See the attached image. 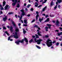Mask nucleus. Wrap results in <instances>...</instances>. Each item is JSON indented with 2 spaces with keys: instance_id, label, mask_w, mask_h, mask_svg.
Returning <instances> with one entry per match:
<instances>
[{
  "instance_id": "f257e3e1",
  "label": "nucleus",
  "mask_w": 62,
  "mask_h": 62,
  "mask_svg": "<svg viewBox=\"0 0 62 62\" xmlns=\"http://www.w3.org/2000/svg\"><path fill=\"white\" fill-rule=\"evenodd\" d=\"M15 35H14L13 36L16 39H18V35H17V33L19 32V29L18 28H16L15 30Z\"/></svg>"
},
{
  "instance_id": "f03ea898",
  "label": "nucleus",
  "mask_w": 62,
  "mask_h": 62,
  "mask_svg": "<svg viewBox=\"0 0 62 62\" xmlns=\"http://www.w3.org/2000/svg\"><path fill=\"white\" fill-rule=\"evenodd\" d=\"M51 41V40L50 39H47V40L46 41V44L47 45L48 47H50L52 45V42Z\"/></svg>"
},
{
  "instance_id": "7ed1b4c3",
  "label": "nucleus",
  "mask_w": 62,
  "mask_h": 62,
  "mask_svg": "<svg viewBox=\"0 0 62 62\" xmlns=\"http://www.w3.org/2000/svg\"><path fill=\"white\" fill-rule=\"evenodd\" d=\"M34 40L38 44H40V42H41L42 40L40 39H38L37 40V39H36V38H35Z\"/></svg>"
},
{
  "instance_id": "20e7f679",
  "label": "nucleus",
  "mask_w": 62,
  "mask_h": 62,
  "mask_svg": "<svg viewBox=\"0 0 62 62\" xmlns=\"http://www.w3.org/2000/svg\"><path fill=\"white\" fill-rule=\"evenodd\" d=\"M23 41H24V39H23L22 41L19 40L18 41L16 42L15 43H16L17 45H19V42L23 43Z\"/></svg>"
},
{
  "instance_id": "39448f33",
  "label": "nucleus",
  "mask_w": 62,
  "mask_h": 62,
  "mask_svg": "<svg viewBox=\"0 0 62 62\" xmlns=\"http://www.w3.org/2000/svg\"><path fill=\"white\" fill-rule=\"evenodd\" d=\"M12 1L13 2H14L15 1V2H14L12 4V6H15L16 3L17 2V0H12Z\"/></svg>"
},
{
  "instance_id": "423d86ee",
  "label": "nucleus",
  "mask_w": 62,
  "mask_h": 62,
  "mask_svg": "<svg viewBox=\"0 0 62 62\" xmlns=\"http://www.w3.org/2000/svg\"><path fill=\"white\" fill-rule=\"evenodd\" d=\"M4 17L3 18V20L4 22H5L6 21L7 19V16H5V15H4Z\"/></svg>"
},
{
  "instance_id": "0eeeda50",
  "label": "nucleus",
  "mask_w": 62,
  "mask_h": 62,
  "mask_svg": "<svg viewBox=\"0 0 62 62\" xmlns=\"http://www.w3.org/2000/svg\"><path fill=\"white\" fill-rule=\"evenodd\" d=\"M20 11L22 12V16H24L25 15V13H24V10L22 9V10H20Z\"/></svg>"
},
{
  "instance_id": "6e6552de",
  "label": "nucleus",
  "mask_w": 62,
  "mask_h": 62,
  "mask_svg": "<svg viewBox=\"0 0 62 62\" xmlns=\"http://www.w3.org/2000/svg\"><path fill=\"white\" fill-rule=\"evenodd\" d=\"M13 37V36H12V35H11V36H10V37H9L8 39V40H10V41H12V40H13V39H11V38H12Z\"/></svg>"
},
{
  "instance_id": "1a4fd4ad",
  "label": "nucleus",
  "mask_w": 62,
  "mask_h": 62,
  "mask_svg": "<svg viewBox=\"0 0 62 62\" xmlns=\"http://www.w3.org/2000/svg\"><path fill=\"white\" fill-rule=\"evenodd\" d=\"M36 13L37 14V15L36 16V20H38V16H39V15H38V14H39V12H38V11H37V12H36Z\"/></svg>"
},
{
  "instance_id": "9d476101",
  "label": "nucleus",
  "mask_w": 62,
  "mask_h": 62,
  "mask_svg": "<svg viewBox=\"0 0 62 62\" xmlns=\"http://www.w3.org/2000/svg\"><path fill=\"white\" fill-rule=\"evenodd\" d=\"M39 20L40 22V23H41L42 21L43 20V18H39Z\"/></svg>"
},
{
  "instance_id": "9b49d317",
  "label": "nucleus",
  "mask_w": 62,
  "mask_h": 62,
  "mask_svg": "<svg viewBox=\"0 0 62 62\" xmlns=\"http://www.w3.org/2000/svg\"><path fill=\"white\" fill-rule=\"evenodd\" d=\"M46 8H47V7L46 6L45 7H44L43 8L42 11L43 12H44V11L45 10H46Z\"/></svg>"
},
{
  "instance_id": "f8f14e48",
  "label": "nucleus",
  "mask_w": 62,
  "mask_h": 62,
  "mask_svg": "<svg viewBox=\"0 0 62 62\" xmlns=\"http://www.w3.org/2000/svg\"><path fill=\"white\" fill-rule=\"evenodd\" d=\"M41 32H38L37 33V34L39 36H42V35H41Z\"/></svg>"
},
{
  "instance_id": "ddd939ff",
  "label": "nucleus",
  "mask_w": 62,
  "mask_h": 62,
  "mask_svg": "<svg viewBox=\"0 0 62 62\" xmlns=\"http://www.w3.org/2000/svg\"><path fill=\"white\" fill-rule=\"evenodd\" d=\"M24 39L25 40V41H26V42H27V44H28V43H27V42H28V40H27V39H26V38H24Z\"/></svg>"
},
{
  "instance_id": "4468645a",
  "label": "nucleus",
  "mask_w": 62,
  "mask_h": 62,
  "mask_svg": "<svg viewBox=\"0 0 62 62\" xmlns=\"http://www.w3.org/2000/svg\"><path fill=\"white\" fill-rule=\"evenodd\" d=\"M49 18H47V19L45 21L44 23H46V22H49Z\"/></svg>"
},
{
  "instance_id": "2eb2a0df",
  "label": "nucleus",
  "mask_w": 62,
  "mask_h": 62,
  "mask_svg": "<svg viewBox=\"0 0 62 62\" xmlns=\"http://www.w3.org/2000/svg\"><path fill=\"white\" fill-rule=\"evenodd\" d=\"M59 23V21H58V20H56V25H58V24Z\"/></svg>"
},
{
  "instance_id": "dca6fc26",
  "label": "nucleus",
  "mask_w": 62,
  "mask_h": 62,
  "mask_svg": "<svg viewBox=\"0 0 62 62\" xmlns=\"http://www.w3.org/2000/svg\"><path fill=\"white\" fill-rule=\"evenodd\" d=\"M8 6H9L8 5H7L5 7V10H6L8 9Z\"/></svg>"
},
{
  "instance_id": "f3484780",
  "label": "nucleus",
  "mask_w": 62,
  "mask_h": 62,
  "mask_svg": "<svg viewBox=\"0 0 62 62\" xmlns=\"http://www.w3.org/2000/svg\"><path fill=\"white\" fill-rule=\"evenodd\" d=\"M10 31L11 32H12L13 30V28L12 27L10 26Z\"/></svg>"
},
{
  "instance_id": "a211bd4d",
  "label": "nucleus",
  "mask_w": 62,
  "mask_h": 62,
  "mask_svg": "<svg viewBox=\"0 0 62 62\" xmlns=\"http://www.w3.org/2000/svg\"><path fill=\"white\" fill-rule=\"evenodd\" d=\"M35 7H37L38 6V3L37 2H36L35 3Z\"/></svg>"
},
{
  "instance_id": "6ab92c4d",
  "label": "nucleus",
  "mask_w": 62,
  "mask_h": 62,
  "mask_svg": "<svg viewBox=\"0 0 62 62\" xmlns=\"http://www.w3.org/2000/svg\"><path fill=\"white\" fill-rule=\"evenodd\" d=\"M24 22L25 24H26L27 23V20L26 19L24 20Z\"/></svg>"
},
{
  "instance_id": "aec40b11",
  "label": "nucleus",
  "mask_w": 62,
  "mask_h": 62,
  "mask_svg": "<svg viewBox=\"0 0 62 62\" xmlns=\"http://www.w3.org/2000/svg\"><path fill=\"white\" fill-rule=\"evenodd\" d=\"M50 5L51 6H52L53 5H54V3H53V1H52L50 3Z\"/></svg>"
},
{
  "instance_id": "412c9836",
  "label": "nucleus",
  "mask_w": 62,
  "mask_h": 62,
  "mask_svg": "<svg viewBox=\"0 0 62 62\" xmlns=\"http://www.w3.org/2000/svg\"><path fill=\"white\" fill-rule=\"evenodd\" d=\"M5 32L6 34H7V35L8 36H9V34L8 33V31H5Z\"/></svg>"
},
{
  "instance_id": "4be33fe9",
  "label": "nucleus",
  "mask_w": 62,
  "mask_h": 62,
  "mask_svg": "<svg viewBox=\"0 0 62 62\" xmlns=\"http://www.w3.org/2000/svg\"><path fill=\"white\" fill-rule=\"evenodd\" d=\"M57 2L59 3H61L62 2V0H57Z\"/></svg>"
},
{
  "instance_id": "5701e85b",
  "label": "nucleus",
  "mask_w": 62,
  "mask_h": 62,
  "mask_svg": "<svg viewBox=\"0 0 62 62\" xmlns=\"http://www.w3.org/2000/svg\"><path fill=\"white\" fill-rule=\"evenodd\" d=\"M23 32L24 34H25V33H26V32L25 31L24 29H23Z\"/></svg>"
},
{
  "instance_id": "b1692460",
  "label": "nucleus",
  "mask_w": 62,
  "mask_h": 62,
  "mask_svg": "<svg viewBox=\"0 0 62 62\" xmlns=\"http://www.w3.org/2000/svg\"><path fill=\"white\" fill-rule=\"evenodd\" d=\"M35 36H36V38H37V39H39V35L37 34H36Z\"/></svg>"
},
{
  "instance_id": "393cba45",
  "label": "nucleus",
  "mask_w": 62,
  "mask_h": 62,
  "mask_svg": "<svg viewBox=\"0 0 62 62\" xmlns=\"http://www.w3.org/2000/svg\"><path fill=\"white\" fill-rule=\"evenodd\" d=\"M57 8V5H56L54 7V10L56 9V8Z\"/></svg>"
},
{
  "instance_id": "a878e982",
  "label": "nucleus",
  "mask_w": 62,
  "mask_h": 62,
  "mask_svg": "<svg viewBox=\"0 0 62 62\" xmlns=\"http://www.w3.org/2000/svg\"><path fill=\"white\" fill-rule=\"evenodd\" d=\"M5 4H6V2L5 1H3V7H4L5 6Z\"/></svg>"
},
{
  "instance_id": "bb28decb",
  "label": "nucleus",
  "mask_w": 62,
  "mask_h": 62,
  "mask_svg": "<svg viewBox=\"0 0 62 62\" xmlns=\"http://www.w3.org/2000/svg\"><path fill=\"white\" fill-rule=\"evenodd\" d=\"M12 23L13 24V25H14V26H16V25L15 24L14 22L13 21L12 22Z\"/></svg>"
},
{
  "instance_id": "cd10ccee",
  "label": "nucleus",
  "mask_w": 62,
  "mask_h": 62,
  "mask_svg": "<svg viewBox=\"0 0 62 62\" xmlns=\"http://www.w3.org/2000/svg\"><path fill=\"white\" fill-rule=\"evenodd\" d=\"M34 27H36V28H38V26L36 25L35 24L34 26Z\"/></svg>"
},
{
  "instance_id": "c85d7f7f",
  "label": "nucleus",
  "mask_w": 62,
  "mask_h": 62,
  "mask_svg": "<svg viewBox=\"0 0 62 62\" xmlns=\"http://www.w3.org/2000/svg\"><path fill=\"white\" fill-rule=\"evenodd\" d=\"M36 47L38 49H40V47L38 46H36Z\"/></svg>"
},
{
  "instance_id": "c756f323",
  "label": "nucleus",
  "mask_w": 62,
  "mask_h": 62,
  "mask_svg": "<svg viewBox=\"0 0 62 62\" xmlns=\"http://www.w3.org/2000/svg\"><path fill=\"white\" fill-rule=\"evenodd\" d=\"M47 25L49 27H50V26H52V25H51V24H47Z\"/></svg>"
},
{
  "instance_id": "7c9ffc66",
  "label": "nucleus",
  "mask_w": 62,
  "mask_h": 62,
  "mask_svg": "<svg viewBox=\"0 0 62 62\" xmlns=\"http://www.w3.org/2000/svg\"><path fill=\"white\" fill-rule=\"evenodd\" d=\"M33 41V39H31L29 41V42L31 43Z\"/></svg>"
},
{
  "instance_id": "2f4dec72",
  "label": "nucleus",
  "mask_w": 62,
  "mask_h": 62,
  "mask_svg": "<svg viewBox=\"0 0 62 62\" xmlns=\"http://www.w3.org/2000/svg\"><path fill=\"white\" fill-rule=\"evenodd\" d=\"M31 6V5L30 4L28 5L27 6V8H29L30 7V6Z\"/></svg>"
},
{
  "instance_id": "473e14b6",
  "label": "nucleus",
  "mask_w": 62,
  "mask_h": 62,
  "mask_svg": "<svg viewBox=\"0 0 62 62\" xmlns=\"http://www.w3.org/2000/svg\"><path fill=\"white\" fill-rule=\"evenodd\" d=\"M45 2H43V4H44V3H46V1H47V0H44Z\"/></svg>"
},
{
  "instance_id": "72a5a7b5",
  "label": "nucleus",
  "mask_w": 62,
  "mask_h": 62,
  "mask_svg": "<svg viewBox=\"0 0 62 62\" xmlns=\"http://www.w3.org/2000/svg\"><path fill=\"white\" fill-rule=\"evenodd\" d=\"M17 8H19L20 7V5H19V4H17Z\"/></svg>"
},
{
  "instance_id": "f704fd0d",
  "label": "nucleus",
  "mask_w": 62,
  "mask_h": 62,
  "mask_svg": "<svg viewBox=\"0 0 62 62\" xmlns=\"http://www.w3.org/2000/svg\"><path fill=\"white\" fill-rule=\"evenodd\" d=\"M25 10L26 11H28V9H27V8H25Z\"/></svg>"
},
{
  "instance_id": "c9c22d12",
  "label": "nucleus",
  "mask_w": 62,
  "mask_h": 62,
  "mask_svg": "<svg viewBox=\"0 0 62 62\" xmlns=\"http://www.w3.org/2000/svg\"><path fill=\"white\" fill-rule=\"evenodd\" d=\"M13 14V13L12 12L9 13H8V14L9 15H11V14Z\"/></svg>"
},
{
  "instance_id": "e433bc0d",
  "label": "nucleus",
  "mask_w": 62,
  "mask_h": 62,
  "mask_svg": "<svg viewBox=\"0 0 62 62\" xmlns=\"http://www.w3.org/2000/svg\"><path fill=\"white\" fill-rule=\"evenodd\" d=\"M59 43H57L56 44V46H58V45H59Z\"/></svg>"
},
{
  "instance_id": "4c0bfd02",
  "label": "nucleus",
  "mask_w": 62,
  "mask_h": 62,
  "mask_svg": "<svg viewBox=\"0 0 62 62\" xmlns=\"http://www.w3.org/2000/svg\"><path fill=\"white\" fill-rule=\"evenodd\" d=\"M58 8H60V5H58Z\"/></svg>"
},
{
  "instance_id": "58836bf2",
  "label": "nucleus",
  "mask_w": 62,
  "mask_h": 62,
  "mask_svg": "<svg viewBox=\"0 0 62 62\" xmlns=\"http://www.w3.org/2000/svg\"><path fill=\"white\" fill-rule=\"evenodd\" d=\"M23 26H27V25L26 24H23Z\"/></svg>"
},
{
  "instance_id": "ea45409f",
  "label": "nucleus",
  "mask_w": 62,
  "mask_h": 62,
  "mask_svg": "<svg viewBox=\"0 0 62 62\" xmlns=\"http://www.w3.org/2000/svg\"><path fill=\"white\" fill-rule=\"evenodd\" d=\"M3 28L4 29H6V28L5 26L3 27Z\"/></svg>"
},
{
  "instance_id": "a19ab883",
  "label": "nucleus",
  "mask_w": 62,
  "mask_h": 62,
  "mask_svg": "<svg viewBox=\"0 0 62 62\" xmlns=\"http://www.w3.org/2000/svg\"><path fill=\"white\" fill-rule=\"evenodd\" d=\"M0 9L1 10H3V9H4V8H3V7H1L0 8Z\"/></svg>"
},
{
  "instance_id": "79ce46f5",
  "label": "nucleus",
  "mask_w": 62,
  "mask_h": 62,
  "mask_svg": "<svg viewBox=\"0 0 62 62\" xmlns=\"http://www.w3.org/2000/svg\"><path fill=\"white\" fill-rule=\"evenodd\" d=\"M45 28L46 29H48V27H46Z\"/></svg>"
},
{
  "instance_id": "37998d69",
  "label": "nucleus",
  "mask_w": 62,
  "mask_h": 62,
  "mask_svg": "<svg viewBox=\"0 0 62 62\" xmlns=\"http://www.w3.org/2000/svg\"><path fill=\"white\" fill-rule=\"evenodd\" d=\"M59 29L61 31H62V28L60 27L59 28Z\"/></svg>"
},
{
  "instance_id": "c03bdc74",
  "label": "nucleus",
  "mask_w": 62,
  "mask_h": 62,
  "mask_svg": "<svg viewBox=\"0 0 62 62\" xmlns=\"http://www.w3.org/2000/svg\"><path fill=\"white\" fill-rule=\"evenodd\" d=\"M32 38H35V36H34V35H33L32 36Z\"/></svg>"
},
{
  "instance_id": "a18cd8bd",
  "label": "nucleus",
  "mask_w": 62,
  "mask_h": 62,
  "mask_svg": "<svg viewBox=\"0 0 62 62\" xmlns=\"http://www.w3.org/2000/svg\"><path fill=\"white\" fill-rule=\"evenodd\" d=\"M33 10H34V9L33 8H31V11H33Z\"/></svg>"
},
{
  "instance_id": "49530a36",
  "label": "nucleus",
  "mask_w": 62,
  "mask_h": 62,
  "mask_svg": "<svg viewBox=\"0 0 62 62\" xmlns=\"http://www.w3.org/2000/svg\"><path fill=\"white\" fill-rule=\"evenodd\" d=\"M35 22V20H34L32 21L31 23H33V22Z\"/></svg>"
},
{
  "instance_id": "de8ad7c7",
  "label": "nucleus",
  "mask_w": 62,
  "mask_h": 62,
  "mask_svg": "<svg viewBox=\"0 0 62 62\" xmlns=\"http://www.w3.org/2000/svg\"><path fill=\"white\" fill-rule=\"evenodd\" d=\"M42 6L41 5H40L38 7V8H39V7H41Z\"/></svg>"
},
{
  "instance_id": "09e8293b",
  "label": "nucleus",
  "mask_w": 62,
  "mask_h": 62,
  "mask_svg": "<svg viewBox=\"0 0 62 62\" xmlns=\"http://www.w3.org/2000/svg\"><path fill=\"white\" fill-rule=\"evenodd\" d=\"M21 25V24L20 23H18V26H20Z\"/></svg>"
},
{
  "instance_id": "8fccbe9b",
  "label": "nucleus",
  "mask_w": 62,
  "mask_h": 62,
  "mask_svg": "<svg viewBox=\"0 0 62 62\" xmlns=\"http://www.w3.org/2000/svg\"><path fill=\"white\" fill-rule=\"evenodd\" d=\"M7 28H8V29H9V28H10L9 26H7Z\"/></svg>"
},
{
  "instance_id": "3c124183",
  "label": "nucleus",
  "mask_w": 62,
  "mask_h": 62,
  "mask_svg": "<svg viewBox=\"0 0 62 62\" xmlns=\"http://www.w3.org/2000/svg\"><path fill=\"white\" fill-rule=\"evenodd\" d=\"M31 15H27V16L28 17H30V16Z\"/></svg>"
},
{
  "instance_id": "603ef678",
  "label": "nucleus",
  "mask_w": 62,
  "mask_h": 62,
  "mask_svg": "<svg viewBox=\"0 0 62 62\" xmlns=\"http://www.w3.org/2000/svg\"><path fill=\"white\" fill-rule=\"evenodd\" d=\"M45 37H46V38H48L49 36L48 35H46L45 36Z\"/></svg>"
},
{
  "instance_id": "864d4df0",
  "label": "nucleus",
  "mask_w": 62,
  "mask_h": 62,
  "mask_svg": "<svg viewBox=\"0 0 62 62\" xmlns=\"http://www.w3.org/2000/svg\"><path fill=\"white\" fill-rule=\"evenodd\" d=\"M20 0H18L17 1V3H20Z\"/></svg>"
},
{
  "instance_id": "5fc2aeb1",
  "label": "nucleus",
  "mask_w": 62,
  "mask_h": 62,
  "mask_svg": "<svg viewBox=\"0 0 62 62\" xmlns=\"http://www.w3.org/2000/svg\"><path fill=\"white\" fill-rule=\"evenodd\" d=\"M26 6V3H25L24 4V6Z\"/></svg>"
},
{
  "instance_id": "6e6d98bb",
  "label": "nucleus",
  "mask_w": 62,
  "mask_h": 62,
  "mask_svg": "<svg viewBox=\"0 0 62 62\" xmlns=\"http://www.w3.org/2000/svg\"><path fill=\"white\" fill-rule=\"evenodd\" d=\"M48 17V15H47L46 16V18H47V17Z\"/></svg>"
},
{
  "instance_id": "4d7b16f0",
  "label": "nucleus",
  "mask_w": 62,
  "mask_h": 62,
  "mask_svg": "<svg viewBox=\"0 0 62 62\" xmlns=\"http://www.w3.org/2000/svg\"><path fill=\"white\" fill-rule=\"evenodd\" d=\"M42 15L43 16H45V14H43Z\"/></svg>"
},
{
  "instance_id": "13d9d810",
  "label": "nucleus",
  "mask_w": 62,
  "mask_h": 62,
  "mask_svg": "<svg viewBox=\"0 0 62 62\" xmlns=\"http://www.w3.org/2000/svg\"><path fill=\"white\" fill-rule=\"evenodd\" d=\"M22 19V16H21L20 17V20H21V19Z\"/></svg>"
},
{
  "instance_id": "bf43d9fd",
  "label": "nucleus",
  "mask_w": 62,
  "mask_h": 62,
  "mask_svg": "<svg viewBox=\"0 0 62 62\" xmlns=\"http://www.w3.org/2000/svg\"><path fill=\"white\" fill-rule=\"evenodd\" d=\"M21 22H22V23H23V20H21Z\"/></svg>"
},
{
  "instance_id": "052dcab7",
  "label": "nucleus",
  "mask_w": 62,
  "mask_h": 62,
  "mask_svg": "<svg viewBox=\"0 0 62 62\" xmlns=\"http://www.w3.org/2000/svg\"><path fill=\"white\" fill-rule=\"evenodd\" d=\"M15 16L16 17V18H17V15H15Z\"/></svg>"
},
{
  "instance_id": "680f3d73",
  "label": "nucleus",
  "mask_w": 62,
  "mask_h": 62,
  "mask_svg": "<svg viewBox=\"0 0 62 62\" xmlns=\"http://www.w3.org/2000/svg\"><path fill=\"white\" fill-rule=\"evenodd\" d=\"M43 0H41L40 1V2H42L43 1Z\"/></svg>"
},
{
  "instance_id": "e2e57ef3",
  "label": "nucleus",
  "mask_w": 62,
  "mask_h": 62,
  "mask_svg": "<svg viewBox=\"0 0 62 62\" xmlns=\"http://www.w3.org/2000/svg\"><path fill=\"white\" fill-rule=\"evenodd\" d=\"M0 12L1 14H2L3 13L2 12V11H0Z\"/></svg>"
},
{
  "instance_id": "0e129e2a",
  "label": "nucleus",
  "mask_w": 62,
  "mask_h": 62,
  "mask_svg": "<svg viewBox=\"0 0 62 62\" xmlns=\"http://www.w3.org/2000/svg\"><path fill=\"white\" fill-rule=\"evenodd\" d=\"M38 28L39 30H40V28L39 27H38V28Z\"/></svg>"
},
{
  "instance_id": "69168bd1",
  "label": "nucleus",
  "mask_w": 62,
  "mask_h": 62,
  "mask_svg": "<svg viewBox=\"0 0 62 62\" xmlns=\"http://www.w3.org/2000/svg\"><path fill=\"white\" fill-rule=\"evenodd\" d=\"M46 31H48V29H46Z\"/></svg>"
},
{
  "instance_id": "338daca9",
  "label": "nucleus",
  "mask_w": 62,
  "mask_h": 62,
  "mask_svg": "<svg viewBox=\"0 0 62 62\" xmlns=\"http://www.w3.org/2000/svg\"><path fill=\"white\" fill-rule=\"evenodd\" d=\"M55 32H58V30H56L55 31Z\"/></svg>"
},
{
  "instance_id": "774afa93",
  "label": "nucleus",
  "mask_w": 62,
  "mask_h": 62,
  "mask_svg": "<svg viewBox=\"0 0 62 62\" xmlns=\"http://www.w3.org/2000/svg\"><path fill=\"white\" fill-rule=\"evenodd\" d=\"M61 46L62 47V43L61 44Z\"/></svg>"
}]
</instances>
